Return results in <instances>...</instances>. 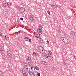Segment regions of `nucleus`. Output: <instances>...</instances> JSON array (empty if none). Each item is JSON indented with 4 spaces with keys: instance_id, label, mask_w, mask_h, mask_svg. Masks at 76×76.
<instances>
[{
    "instance_id": "f257e3e1",
    "label": "nucleus",
    "mask_w": 76,
    "mask_h": 76,
    "mask_svg": "<svg viewBox=\"0 0 76 76\" xmlns=\"http://www.w3.org/2000/svg\"><path fill=\"white\" fill-rule=\"evenodd\" d=\"M62 38H61L62 41H63V42L65 44H69V41H68V39L67 38L65 37V34H64L62 37Z\"/></svg>"
},
{
    "instance_id": "f03ea898",
    "label": "nucleus",
    "mask_w": 76,
    "mask_h": 76,
    "mask_svg": "<svg viewBox=\"0 0 76 76\" xmlns=\"http://www.w3.org/2000/svg\"><path fill=\"white\" fill-rule=\"evenodd\" d=\"M42 29L40 28H38L37 29V32H38V33L39 34V35H41L42 34Z\"/></svg>"
},
{
    "instance_id": "7ed1b4c3",
    "label": "nucleus",
    "mask_w": 76,
    "mask_h": 76,
    "mask_svg": "<svg viewBox=\"0 0 76 76\" xmlns=\"http://www.w3.org/2000/svg\"><path fill=\"white\" fill-rule=\"evenodd\" d=\"M20 13H23L25 12V8H21L20 9Z\"/></svg>"
},
{
    "instance_id": "20e7f679",
    "label": "nucleus",
    "mask_w": 76,
    "mask_h": 76,
    "mask_svg": "<svg viewBox=\"0 0 76 76\" xmlns=\"http://www.w3.org/2000/svg\"><path fill=\"white\" fill-rule=\"evenodd\" d=\"M11 53H12V52L10 50H9L7 51V55L8 56H12Z\"/></svg>"
},
{
    "instance_id": "39448f33",
    "label": "nucleus",
    "mask_w": 76,
    "mask_h": 76,
    "mask_svg": "<svg viewBox=\"0 0 76 76\" xmlns=\"http://www.w3.org/2000/svg\"><path fill=\"white\" fill-rule=\"evenodd\" d=\"M32 74L34 75V76H37V73H38V72H36L35 71H33L32 72Z\"/></svg>"
},
{
    "instance_id": "423d86ee",
    "label": "nucleus",
    "mask_w": 76,
    "mask_h": 76,
    "mask_svg": "<svg viewBox=\"0 0 76 76\" xmlns=\"http://www.w3.org/2000/svg\"><path fill=\"white\" fill-rule=\"evenodd\" d=\"M30 19L32 20V21H34V17H33V16L32 15H30Z\"/></svg>"
},
{
    "instance_id": "0eeeda50",
    "label": "nucleus",
    "mask_w": 76,
    "mask_h": 76,
    "mask_svg": "<svg viewBox=\"0 0 76 76\" xmlns=\"http://www.w3.org/2000/svg\"><path fill=\"white\" fill-rule=\"evenodd\" d=\"M4 38L5 39H6L7 41H8L9 40V36L7 35H5L4 36Z\"/></svg>"
},
{
    "instance_id": "6e6552de",
    "label": "nucleus",
    "mask_w": 76,
    "mask_h": 76,
    "mask_svg": "<svg viewBox=\"0 0 76 76\" xmlns=\"http://www.w3.org/2000/svg\"><path fill=\"white\" fill-rule=\"evenodd\" d=\"M39 39V42L41 43V44H42L43 43V40L42 39L41 37H40Z\"/></svg>"
},
{
    "instance_id": "1a4fd4ad",
    "label": "nucleus",
    "mask_w": 76,
    "mask_h": 76,
    "mask_svg": "<svg viewBox=\"0 0 76 76\" xmlns=\"http://www.w3.org/2000/svg\"><path fill=\"white\" fill-rule=\"evenodd\" d=\"M35 69L37 70H39V68L37 66H36L34 67V71H35Z\"/></svg>"
},
{
    "instance_id": "9d476101",
    "label": "nucleus",
    "mask_w": 76,
    "mask_h": 76,
    "mask_svg": "<svg viewBox=\"0 0 76 76\" xmlns=\"http://www.w3.org/2000/svg\"><path fill=\"white\" fill-rule=\"evenodd\" d=\"M34 36L36 38H39V36H38V34L37 33H34Z\"/></svg>"
},
{
    "instance_id": "9b49d317",
    "label": "nucleus",
    "mask_w": 76,
    "mask_h": 76,
    "mask_svg": "<svg viewBox=\"0 0 76 76\" xmlns=\"http://www.w3.org/2000/svg\"><path fill=\"white\" fill-rule=\"evenodd\" d=\"M28 39H29V38L27 37H25L24 38L25 41H28Z\"/></svg>"
},
{
    "instance_id": "f8f14e48",
    "label": "nucleus",
    "mask_w": 76,
    "mask_h": 76,
    "mask_svg": "<svg viewBox=\"0 0 76 76\" xmlns=\"http://www.w3.org/2000/svg\"><path fill=\"white\" fill-rule=\"evenodd\" d=\"M7 5V4L6 3H3V6L4 7H6Z\"/></svg>"
},
{
    "instance_id": "ddd939ff",
    "label": "nucleus",
    "mask_w": 76,
    "mask_h": 76,
    "mask_svg": "<svg viewBox=\"0 0 76 76\" xmlns=\"http://www.w3.org/2000/svg\"><path fill=\"white\" fill-rule=\"evenodd\" d=\"M31 59H27V61H28V63H31V62H32L31 61Z\"/></svg>"
},
{
    "instance_id": "4468645a",
    "label": "nucleus",
    "mask_w": 76,
    "mask_h": 76,
    "mask_svg": "<svg viewBox=\"0 0 76 76\" xmlns=\"http://www.w3.org/2000/svg\"><path fill=\"white\" fill-rule=\"evenodd\" d=\"M48 54L49 55V56H51V54H52V52L51 51H49V52H48Z\"/></svg>"
},
{
    "instance_id": "2eb2a0df",
    "label": "nucleus",
    "mask_w": 76,
    "mask_h": 76,
    "mask_svg": "<svg viewBox=\"0 0 76 76\" xmlns=\"http://www.w3.org/2000/svg\"><path fill=\"white\" fill-rule=\"evenodd\" d=\"M44 50L42 49V50H40V53H42V54H44Z\"/></svg>"
},
{
    "instance_id": "dca6fc26",
    "label": "nucleus",
    "mask_w": 76,
    "mask_h": 76,
    "mask_svg": "<svg viewBox=\"0 0 76 76\" xmlns=\"http://www.w3.org/2000/svg\"><path fill=\"white\" fill-rule=\"evenodd\" d=\"M10 5H11V4L9 2H8L7 3V6L8 7H10Z\"/></svg>"
},
{
    "instance_id": "f3484780",
    "label": "nucleus",
    "mask_w": 76,
    "mask_h": 76,
    "mask_svg": "<svg viewBox=\"0 0 76 76\" xmlns=\"http://www.w3.org/2000/svg\"><path fill=\"white\" fill-rule=\"evenodd\" d=\"M3 75V72L1 71H0V76H2Z\"/></svg>"
},
{
    "instance_id": "a211bd4d",
    "label": "nucleus",
    "mask_w": 76,
    "mask_h": 76,
    "mask_svg": "<svg viewBox=\"0 0 76 76\" xmlns=\"http://www.w3.org/2000/svg\"><path fill=\"white\" fill-rule=\"evenodd\" d=\"M39 28H40L42 29V28H43V26H42V25H39Z\"/></svg>"
},
{
    "instance_id": "6ab92c4d",
    "label": "nucleus",
    "mask_w": 76,
    "mask_h": 76,
    "mask_svg": "<svg viewBox=\"0 0 76 76\" xmlns=\"http://www.w3.org/2000/svg\"><path fill=\"white\" fill-rule=\"evenodd\" d=\"M72 35H75V32H74L72 31Z\"/></svg>"
},
{
    "instance_id": "aec40b11",
    "label": "nucleus",
    "mask_w": 76,
    "mask_h": 76,
    "mask_svg": "<svg viewBox=\"0 0 76 76\" xmlns=\"http://www.w3.org/2000/svg\"><path fill=\"white\" fill-rule=\"evenodd\" d=\"M27 60L31 59V57H30L29 56H28L27 57Z\"/></svg>"
},
{
    "instance_id": "412c9836",
    "label": "nucleus",
    "mask_w": 76,
    "mask_h": 76,
    "mask_svg": "<svg viewBox=\"0 0 76 76\" xmlns=\"http://www.w3.org/2000/svg\"><path fill=\"white\" fill-rule=\"evenodd\" d=\"M30 67L31 68V70H32V69H33V67H34V66H30Z\"/></svg>"
},
{
    "instance_id": "4be33fe9",
    "label": "nucleus",
    "mask_w": 76,
    "mask_h": 76,
    "mask_svg": "<svg viewBox=\"0 0 76 76\" xmlns=\"http://www.w3.org/2000/svg\"><path fill=\"white\" fill-rule=\"evenodd\" d=\"M41 75V74L40 73H38L37 74V76H40Z\"/></svg>"
},
{
    "instance_id": "5701e85b",
    "label": "nucleus",
    "mask_w": 76,
    "mask_h": 76,
    "mask_svg": "<svg viewBox=\"0 0 76 76\" xmlns=\"http://www.w3.org/2000/svg\"><path fill=\"white\" fill-rule=\"evenodd\" d=\"M27 64H28V63H25L24 64V65L25 66H27Z\"/></svg>"
},
{
    "instance_id": "b1692460",
    "label": "nucleus",
    "mask_w": 76,
    "mask_h": 76,
    "mask_svg": "<svg viewBox=\"0 0 76 76\" xmlns=\"http://www.w3.org/2000/svg\"><path fill=\"white\" fill-rule=\"evenodd\" d=\"M53 7L55 9V8H57V6H56V5H53Z\"/></svg>"
},
{
    "instance_id": "393cba45",
    "label": "nucleus",
    "mask_w": 76,
    "mask_h": 76,
    "mask_svg": "<svg viewBox=\"0 0 76 76\" xmlns=\"http://www.w3.org/2000/svg\"><path fill=\"white\" fill-rule=\"evenodd\" d=\"M47 12L49 15H50V11H48Z\"/></svg>"
},
{
    "instance_id": "a878e982",
    "label": "nucleus",
    "mask_w": 76,
    "mask_h": 76,
    "mask_svg": "<svg viewBox=\"0 0 76 76\" xmlns=\"http://www.w3.org/2000/svg\"><path fill=\"white\" fill-rule=\"evenodd\" d=\"M46 42L48 44H49V43H50V42H49V41L48 40H47Z\"/></svg>"
},
{
    "instance_id": "bb28decb",
    "label": "nucleus",
    "mask_w": 76,
    "mask_h": 76,
    "mask_svg": "<svg viewBox=\"0 0 76 76\" xmlns=\"http://www.w3.org/2000/svg\"><path fill=\"white\" fill-rule=\"evenodd\" d=\"M23 75H26V72H23Z\"/></svg>"
},
{
    "instance_id": "cd10ccee",
    "label": "nucleus",
    "mask_w": 76,
    "mask_h": 76,
    "mask_svg": "<svg viewBox=\"0 0 76 76\" xmlns=\"http://www.w3.org/2000/svg\"><path fill=\"white\" fill-rule=\"evenodd\" d=\"M16 34H20V31H18V32H16Z\"/></svg>"
},
{
    "instance_id": "c85d7f7f",
    "label": "nucleus",
    "mask_w": 76,
    "mask_h": 76,
    "mask_svg": "<svg viewBox=\"0 0 76 76\" xmlns=\"http://www.w3.org/2000/svg\"><path fill=\"white\" fill-rule=\"evenodd\" d=\"M43 56V57H45V56H45V54H43V55H42Z\"/></svg>"
},
{
    "instance_id": "c756f323",
    "label": "nucleus",
    "mask_w": 76,
    "mask_h": 76,
    "mask_svg": "<svg viewBox=\"0 0 76 76\" xmlns=\"http://www.w3.org/2000/svg\"><path fill=\"white\" fill-rule=\"evenodd\" d=\"M20 20H23V18H20Z\"/></svg>"
},
{
    "instance_id": "7c9ffc66",
    "label": "nucleus",
    "mask_w": 76,
    "mask_h": 76,
    "mask_svg": "<svg viewBox=\"0 0 76 76\" xmlns=\"http://www.w3.org/2000/svg\"><path fill=\"white\" fill-rule=\"evenodd\" d=\"M33 54L34 56H36V53H35L33 52Z\"/></svg>"
},
{
    "instance_id": "2f4dec72",
    "label": "nucleus",
    "mask_w": 76,
    "mask_h": 76,
    "mask_svg": "<svg viewBox=\"0 0 76 76\" xmlns=\"http://www.w3.org/2000/svg\"><path fill=\"white\" fill-rule=\"evenodd\" d=\"M71 6L72 7H73V8H75V7L73 6V5H72Z\"/></svg>"
},
{
    "instance_id": "473e14b6",
    "label": "nucleus",
    "mask_w": 76,
    "mask_h": 76,
    "mask_svg": "<svg viewBox=\"0 0 76 76\" xmlns=\"http://www.w3.org/2000/svg\"><path fill=\"white\" fill-rule=\"evenodd\" d=\"M51 6H53H53H54V5L53 4H51Z\"/></svg>"
},
{
    "instance_id": "72a5a7b5",
    "label": "nucleus",
    "mask_w": 76,
    "mask_h": 76,
    "mask_svg": "<svg viewBox=\"0 0 76 76\" xmlns=\"http://www.w3.org/2000/svg\"><path fill=\"white\" fill-rule=\"evenodd\" d=\"M62 36H61L62 38V36H63V35H64V33H62Z\"/></svg>"
},
{
    "instance_id": "f704fd0d",
    "label": "nucleus",
    "mask_w": 76,
    "mask_h": 76,
    "mask_svg": "<svg viewBox=\"0 0 76 76\" xmlns=\"http://www.w3.org/2000/svg\"><path fill=\"white\" fill-rule=\"evenodd\" d=\"M28 41H29V42H31V39H28Z\"/></svg>"
},
{
    "instance_id": "c9c22d12",
    "label": "nucleus",
    "mask_w": 76,
    "mask_h": 76,
    "mask_svg": "<svg viewBox=\"0 0 76 76\" xmlns=\"http://www.w3.org/2000/svg\"><path fill=\"white\" fill-rule=\"evenodd\" d=\"M43 63L44 64H45V63H46V62L45 61H44L43 62Z\"/></svg>"
},
{
    "instance_id": "e433bc0d",
    "label": "nucleus",
    "mask_w": 76,
    "mask_h": 76,
    "mask_svg": "<svg viewBox=\"0 0 76 76\" xmlns=\"http://www.w3.org/2000/svg\"><path fill=\"white\" fill-rule=\"evenodd\" d=\"M64 65H65V66H66V64L64 62Z\"/></svg>"
},
{
    "instance_id": "4c0bfd02",
    "label": "nucleus",
    "mask_w": 76,
    "mask_h": 76,
    "mask_svg": "<svg viewBox=\"0 0 76 76\" xmlns=\"http://www.w3.org/2000/svg\"><path fill=\"white\" fill-rule=\"evenodd\" d=\"M23 76H27V75H26V74H24Z\"/></svg>"
},
{
    "instance_id": "58836bf2",
    "label": "nucleus",
    "mask_w": 76,
    "mask_h": 76,
    "mask_svg": "<svg viewBox=\"0 0 76 76\" xmlns=\"http://www.w3.org/2000/svg\"><path fill=\"white\" fill-rule=\"evenodd\" d=\"M1 49V45L0 44V50Z\"/></svg>"
},
{
    "instance_id": "ea45409f",
    "label": "nucleus",
    "mask_w": 76,
    "mask_h": 76,
    "mask_svg": "<svg viewBox=\"0 0 76 76\" xmlns=\"http://www.w3.org/2000/svg\"><path fill=\"white\" fill-rule=\"evenodd\" d=\"M74 57L75 59H76V56H74Z\"/></svg>"
},
{
    "instance_id": "a19ab883",
    "label": "nucleus",
    "mask_w": 76,
    "mask_h": 76,
    "mask_svg": "<svg viewBox=\"0 0 76 76\" xmlns=\"http://www.w3.org/2000/svg\"><path fill=\"white\" fill-rule=\"evenodd\" d=\"M45 57H46V58H48V56H46Z\"/></svg>"
},
{
    "instance_id": "79ce46f5",
    "label": "nucleus",
    "mask_w": 76,
    "mask_h": 76,
    "mask_svg": "<svg viewBox=\"0 0 76 76\" xmlns=\"http://www.w3.org/2000/svg\"><path fill=\"white\" fill-rule=\"evenodd\" d=\"M1 32H0V36H1Z\"/></svg>"
},
{
    "instance_id": "37998d69",
    "label": "nucleus",
    "mask_w": 76,
    "mask_h": 76,
    "mask_svg": "<svg viewBox=\"0 0 76 76\" xmlns=\"http://www.w3.org/2000/svg\"><path fill=\"white\" fill-rule=\"evenodd\" d=\"M21 72H23V70L22 69H21L20 70Z\"/></svg>"
},
{
    "instance_id": "c03bdc74",
    "label": "nucleus",
    "mask_w": 76,
    "mask_h": 76,
    "mask_svg": "<svg viewBox=\"0 0 76 76\" xmlns=\"http://www.w3.org/2000/svg\"><path fill=\"white\" fill-rule=\"evenodd\" d=\"M48 57H50V56H48Z\"/></svg>"
},
{
    "instance_id": "a18cd8bd",
    "label": "nucleus",
    "mask_w": 76,
    "mask_h": 76,
    "mask_svg": "<svg viewBox=\"0 0 76 76\" xmlns=\"http://www.w3.org/2000/svg\"><path fill=\"white\" fill-rule=\"evenodd\" d=\"M47 64V62H46V63H45V64Z\"/></svg>"
},
{
    "instance_id": "49530a36",
    "label": "nucleus",
    "mask_w": 76,
    "mask_h": 76,
    "mask_svg": "<svg viewBox=\"0 0 76 76\" xmlns=\"http://www.w3.org/2000/svg\"><path fill=\"white\" fill-rule=\"evenodd\" d=\"M49 57H52L51 56H50Z\"/></svg>"
},
{
    "instance_id": "de8ad7c7",
    "label": "nucleus",
    "mask_w": 76,
    "mask_h": 76,
    "mask_svg": "<svg viewBox=\"0 0 76 76\" xmlns=\"http://www.w3.org/2000/svg\"><path fill=\"white\" fill-rule=\"evenodd\" d=\"M28 69V68L27 67V69Z\"/></svg>"
},
{
    "instance_id": "09e8293b",
    "label": "nucleus",
    "mask_w": 76,
    "mask_h": 76,
    "mask_svg": "<svg viewBox=\"0 0 76 76\" xmlns=\"http://www.w3.org/2000/svg\"><path fill=\"white\" fill-rule=\"evenodd\" d=\"M22 72L23 73V72H23V71H22Z\"/></svg>"
},
{
    "instance_id": "8fccbe9b",
    "label": "nucleus",
    "mask_w": 76,
    "mask_h": 76,
    "mask_svg": "<svg viewBox=\"0 0 76 76\" xmlns=\"http://www.w3.org/2000/svg\"><path fill=\"white\" fill-rule=\"evenodd\" d=\"M29 66H30L31 65H30V64H29Z\"/></svg>"
},
{
    "instance_id": "3c124183",
    "label": "nucleus",
    "mask_w": 76,
    "mask_h": 76,
    "mask_svg": "<svg viewBox=\"0 0 76 76\" xmlns=\"http://www.w3.org/2000/svg\"><path fill=\"white\" fill-rule=\"evenodd\" d=\"M9 57V58H10V57Z\"/></svg>"
}]
</instances>
